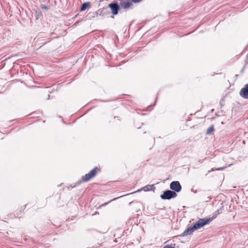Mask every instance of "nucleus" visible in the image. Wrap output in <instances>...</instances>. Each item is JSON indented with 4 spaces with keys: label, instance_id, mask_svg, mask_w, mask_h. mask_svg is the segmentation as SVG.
Returning a JSON list of instances; mask_svg holds the SVG:
<instances>
[{
    "label": "nucleus",
    "instance_id": "nucleus-1",
    "mask_svg": "<svg viewBox=\"0 0 248 248\" xmlns=\"http://www.w3.org/2000/svg\"><path fill=\"white\" fill-rule=\"evenodd\" d=\"M212 221V219H208V218H200L196 221L193 225L190 226L182 234V236H186L191 234L195 230H198L204 225L208 224Z\"/></svg>",
    "mask_w": 248,
    "mask_h": 248
},
{
    "label": "nucleus",
    "instance_id": "nucleus-2",
    "mask_svg": "<svg viewBox=\"0 0 248 248\" xmlns=\"http://www.w3.org/2000/svg\"><path fill=\"white\" fill-rule=\"evenodd\" d=\"M177 194L175 192L168 190L164 192V193L160 196L162 199L163 200H170L171 198H174L177 196Z\"/></svg>",
    "mask_w": 248,
    "mask_h": 248
},
{
    "label": "nucleus",
    "instance_id": "nucleus-3",
    "mask_svg": "<svg viewBox=\"0 0 248 248\" xmlns=\"http://www.w3.org/2000/svg\"><path fill=\"white\" fill-rule=\"evenodd\" d=\"M97 168L96 167L93 170H91L88 173L86 174L82 177V180L83 182H87L90 180L91 178L94 177L97 173Z\"/></svg>",
    "mask_w": 248,
    "mask_h": 248
},
{
    "label": "nucleus",
    "instance_id": "nucleus-4",
    "mask_svg": "<svg viewBox=\"0 0 248 248\" xmlns=\"http://www.w3.org/2000/svg\"><path fill=\"white\" fill-rule=\"evenodd\" d=\"M170 188L174 192H179L181 190L182 187L178 181H173L170 184Z\"/></svg>",
    "mask_w": 248,
    "mask_h": 248
},
{
    "label": "nucleus",
    "instance_id": "nucleus-5",
    "mask_svg": "<svg viewBox=\"0 0 248 248\" xmlns=\"http://www.w3.org/2000/svg\"><path fill=\"white\" fill-rule=\"evenodd\" d=\"M120 4L124 9H128L133 5L131 0H120Z\"/></svg>",
    "mask_w": 248,
    "mask_h": 248
},
{
    "label": "nucleus",
    "instance_id": "nucleus-6",
    "mask_svg": "<svg viewBox=\"0 0 248 248\" xmlns=\"http://www.w3.org/2000/svg\"><path fill=\"white\" fill-rule=\"evenodd\" d=\"M240 95L243 98L248 99V83L240 90Z\"/></svg>",
    "mask_w": 248,
    "mask_h": 248
},
{
    "label": "nucleus",
    "instance_id": "nucleus-7",
    "mask_svg": "<svg viewBox=\"0 0 248 248\" xmlns=\"http://www.w3.org/2000/svg\"><path fill=\"white\" fill-rule=\"evenodd\" d=\"M109 7L111 10L112 13L113 15H117L118 13L119 6L116 3H112L109 4Z\"/></svg>",
    "mask_w": 248,
    "mask_h": 248
},
{
    "label": "nucleus",
    "instance_id": "nucleus-8",
    "mask_svg": "<svg viewBox=\"0 0 248 248\" xmlns=\"http://www.w3.org/2000/svg\"><path fill=\"white\" fill-rule=\"evenodd\" d=\"M155 188V187L154 185H147L144 187H143L141 189H139L137 190L136 192H140L141 190L144 191H148L150 190H153Z\"/></svg>",
    "mask_w": 248,
    "mask_h": 248
},
{
    "label": "nucleus",
    "instance_id": "nucleus-9",
    "mask_svg": "<svg viewBox=\"0 0 248 248\" xmlns=\"http://www.w3.org/2000/svg\"><path fill=\"white\" fill-rule=\"evenodd\" d=\"M90 6V3L89 2H85V3H84L81 8H80V11H83L84 10H85L88 7H89Z\"/></svg>",
    "mask_w": 248,
    "mask_h": 248
},
{
    "label": "nucleus",
    "instance_id": "nucleus-10",
    "mask_svg": "<svg viewBox=\"0 0 248 248\" xmlns=\"http://www.w3.org/2000/svg\"><path fill=\"white\" fill-rule=\"evenodd\" d=\"M214 131V127L213 125H211L210 127H208L207 130V134H210L212 133L213 131Z\"/></svg>",
    "mask_w": 248,
    "mask_h": 248
},
{
    "label": "nucleus",
    "instance_id": "nucleus-11",
    "mask_svg": "<svg viewBox=\"0 0 248 248\" xmlns=\"http://www.w3.org/2000/svg\"><path fill=\"white\" fill-rule=\"evenodd\" d=\"M175 244H171L170 245H165L163 248H175Z\"/></svg>",
    "mask_w": 248,
    "mask_h": 248
},
{
    "label": "nucleus",
    "instance_id": "nucleus-12",
    "mask_svg": "<svg viewBox=\"0 0 248 248\" xmlns=\"http://www.w3.org/2000/svg\"><path fill=\"white\" fill-rule=\"evenodd\" d=\"M220 214V213H219V210H217V211L215 212V215L213 216V217H211V218H208V219H212V220H213L214 219H215V218H216L218 214Z\"/></svg>",
    "mask_w": 248,
    "mask_h": 248
},
{
    "label": "nucleus",
    "instance_id": "nucleus-13",
    "mask_svg": "<svg viewBox=\"0 0 248 248\" xmlns=\"http://www.w3.org/2000/svg\"><path fill=\"white\" fill-rule=\"evenodd\" d=\"M226 167H221V168H217L216 169H212L211 170L212 171H213L214 170H223L224 168H225Z\"/></svg>",
    "mask_w": 248,
    "mask_h": 248
},
{
    "label": "nucleus",
    "instance_id": "nucleus-14",
    "mask_svg": "<svg viewBox=\"0 0 248 248\" xmlns=\"http://www.w3.org/2000/svg\"><path fill=\"white\" fill-rule=\"evenodd\" d=\"M117 198H114V199H113V200L109 201L108 202H106V203H105L104 204H102V205H107L108 203L110 202H111L112 201H113V200H115L117 199Z\"/></svg>",
    "mask_w": 248,
    "mask_h": 248
},
{
    "label": "nucleus",
    "instance_id": "nucleus-15",
    "mask_svg": "<svg viewBox=\"0 0 248 248\" xmlns=\"http://www.w3.org/2000/svg\"><path fill=\"white\" fill-rule=\"evenodd\" d=\"M141 0H131L134 3H138L140 2Z\"/></svg>",
    "mask_w": 248,
    "mask_h": 248
}]
</instances>
